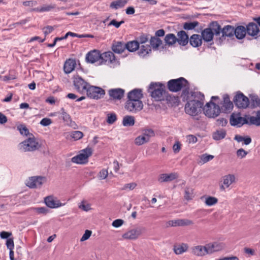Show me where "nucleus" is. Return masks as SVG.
Segmentation results:
<instances>
[{
	"mask_svg": "<svg viewBox=\"0 0 260 260\" xmlns=\"http://www.w3.org/2000/svg\"><path fill=\"white\" fill-rule=\"evenodd\" d=\"M204 99V95L201 92H191L190 99L185 106V113L192 116L198 115L203 108Z\"/></svg>",
	"mask_w": 260,
	"mask_h": 260,
	"instance_id": "1",
	"label": "nucleus"
},
{
	"mask_svg": "<svg viewBox=\"0 0 260 260\" xmlns=\"http://www.w3.org/2000/svg\"><path fill=\"white\" fill-rule=\"evenodd\" d=\"M143 98L142 90L134 89L127 94V100L125 104V109L129 112L136 113L141 111L143 107L141 101Z\"/></svg>",
	"mask_w": 260,
	"mask_h": 260,
	"instance_id": "2",
	"label": "nucleus"
},
{
	"mask_svg": "<svg viewBox=\"0 0 260 260\" xmlns=\"http://www.w3.org/2000/svg\"><path fill=\"white\" fill-rule=\"evenodd\" d=\"M148 92L155 101H162L165 97V86L161 83H151L149 85Z\"/></svg>",
	"mask_w": 260,
	"mask_h": 260,
	"instance_id": "3",
	"label": "nucleus"
},
{
	"mask_svg": "<svg viewBox=\"0 0 260 260\" xmlns=\"http://www.w3.org/2000/svg\"><path fill=\"white\" fill-rule=\"evenodd\" d=\"M168 89L172 92H177L181 89L187 90L189 88L188 81L184 78L180 77L170 80L168 82Z\"/></svg>",
	"mask_w": 260,
	"mask_h": 260,
	"instance_id": "4",
	"label": "nucleus"
},
{
	"mask_svg": "<svg viewBox=\"0 0 260 260\" xmlns=\"http://www.w3.org/2000/svg\"><path fill=\"white\" fill-rule=\"evenodd\" d=\"M40 147V145L39 142L32 135L18 145L19 149L24 152L33 151L38 149Z\"/></svg>",
	"mask_w": 260,
	"mask_h": 260,
	"instance_id": "5",
	"label": "nucleus"
},
{
	"mask_svg": "<svg viewBox=\"0 0 260 260\" xmlns=\"http://www.w3.org/2000/svg\"><path fill=\"white\" fill-rule=\"evenodd\" d=\"M212 28H207L204 29L202 32V37L203 40L208 42L212 40L214 34L219 35L221 31V27L217 22L212 23Z\"/></svg>",
	"mask_w": 260,
	"mask_h": 260,
	"instance_id": "6",
	"label": "nucleus"
},
{
	"mask_svg": "<svg viewBox=\"0 0 260 260\" xmlns=\"http://www.w3.org/2000/svg\"><path fill=\"white\" fill-rule=\"evenodd\" d=\"M91 148L87 147L82 150L77 155L73 157L71 159L72 162L77 164H85L88 161V158L92 154Z\"/></svg>",
	"mask_w": 260,
	"mask_h": 260,
	"instance_id": "7",
	"label": "nucleus"
},
{
	"mask_svg": "<svg viewBox=\"0 0 260 260\" xmlns=\"http://www.w3.org/2000/svg\"><path fill=\"white\" fill-rule=\"evenodd\" d=\"M73 84L75 89L81 94H85L90 84L79 75H75L73 77Z\"/></svg>",
	"mask_w": 260,
	"mask_h": 260,
	"instance_id": "8",
	"label": "nucleus"
},
{
	"mask_svg": "<svg viewBox=\"0 0 260 260\" xmlns=\"http://www.w3.org/2000/svg\"><path fill=\"white\" fill-rule=\"evenodd\" d=\"M203 109L205 115L209 118L216 117L220 113L219 106L211 101L207 103Z\"/></svg>",
	"mask_w": 260,
	"mask_h": 260,
	"instance_id": "9",
	"label": "nucleus"
},
{
	"mask_svg": "<svg viewBox=\"0 0 260 260\" xmlns=\"http://www.w3.org/2000/svg\"><path fill=\"white\" fill-rule=\"evenodd\" d=\"M100 63H107L113 68L119 64V61L116 59L115 55L111 51L105 52L101 54Z\"/></svg>",
	"mask_w": 260,
	"mask_h": 260,
	"instance_id": "10",
	"label": "nucleus"
},
{
	"mask_svg": "<svg viewBox=\"0 0 260 260\" xmlns=\"http://www.w3.org/2000/svg\"><path fill=\"white\" fill-rule=\"evenodd\" d=\"M46 181V178L42 176H32L25 181V184L30 188L40 187Z\"/></svg>",
	"mask_w": 260,
	"mask_h": 260,
	"instance_id": "11",
	"label": "nucleus"
},
{
	"mask_svg": "<svg viewBox=\"0 0 260 260\" xmlns=\"http://www.w3.org/2000/svg\"><path fill=\"white\" fill-rule=\"evenodd\" d=\"M85 94L90 98L98 100L103 97L105 92L101 87L90 85Z\"/></svg>",
	"mask_w": 260,
	"mask_h": 260,
	"instance_id": "12",
	"label": "nucleus"
},
{
	"mask_svg": "<svg viewBox=\"0 0 260 260\" xmlns=\"http://www.w3.org/2000/svg\"><path fill=\"white\" fill-rule=\"evenodd\" d=\"M144 231V228L138 226L128 230L122 235V237L125 239L135 240L142 234Z\"/></svg>",
	"mask_w": 260,
	"mask_h": 260,
	"instance_id": "13",
	"label": "nucleus"
},
{
	"mask_svg": "<svg viewBox=\"0 0 260 260\" xmlns=\"http://www.w3.org/2000/svg\"><path fill=\"white\" fill-rule=\"evenodd\" d=\"M234 102L237 107L243 109L246 108L249 103L248 98L242 93H237L235 95Z\"/></svg>",
	"mask_w": 260,
	"mask_h": 260,
	"instance_id": "14",
	"label": "nucleus"
},
{
	"mask_svg": "<svg viewBox=\"0 0 260 260\" xmlns=\"http://www.w3.org/2000/svg\"><path fill=\"white\" fill-rule=\"evenodd\" d=\"M45 203L47 207L51 208H58L66 204V203H61L59 200L51 196L46 197L45 199Z\"/></svg>",
	"mask_w": 260,
	"mask_h": 260,
	"instance_id": "15",
	"label": "nucleus"
},
{
	"mask_svg": "<svg viewBox=\"0 0 260 260\" xmlns=\"http://www.w3.org/2000/svg\"><path fill=\"white\" fill-rule=\"evenodd\" d=\"M246 28L248 35L252 36L254 38H256L258 36H260V29L255 23H249Z\"/></svg>",
	"mask_w": 260,
	"mask_h": 260,
	"instance_id": "16",
	"label": "nucleus"
},
{
	"mask_svg": "<svg viewBox=\"0 0 260 260\" xmlns=\"http://www.w3.org/2000/svg\"><path fill=\"white\" fill-rule=\"evenodd\" d=\"M110 98L113 100H120L124 96V90L121 88L111 89L108 91Z\"/></svg>",
	"mask_w": 260,
	"mask_h": 260,
	"instance_id": "17",
	"label": "nucleus"
},
{
	"mask_svg": "<svg viewBox=\"0 0 260 260\" xmlns=\"http://www.w3.org/2000/svg\"><path fill=\"white\" fill-rule=\"evenodd\" d=\"M235 181V176L233 174H229L223 177L220 189L222 190L228 188Z\"/></svg>",
	"mask_w": 260,
	"mask_h": 260,
	"instance_id": "18",
	"label": "nucleus"
},
{
	"mask_svg": "<svg viewBox=\"0 0 260 260\" xmlns=\"http://www.w3.org/2000/svg\"><path fill=\"white\" fill-rule=\"evenodd\" d=\"M224 247L223 244L217 242L206 244L208 254H211L214 252L220 251L223 249Z\"/></svg>",
	"mask_w": 260,
	"mask_h": 260,
	"instance_id": "19",
	"label": "nucleus"
},
{
	"mask_svg": "<svg viewBox=\"0 0 260 260\" xmlns=\"http://www.w3.org/2000/svg\"><path fill=\"white\" fill-rule=\"evenodd\" d=\"M191 252L193 254L199 256H202L206 254H208L207 253L206 244L205 246L197 245L192 247Z\"/></svg>",
	"mask_w": 260,
	"mask_h": 260,
	"instance_id": "20",
	"label": "nucleus"
},
{
	"mask_svg": "<svg viewBox=\"0 0 260 260\" xmlns=\"http://www.w3.org/2000/svg\"><path fill=\"white\" fill-rule=\"evenodd\" d=\"M178 175L176 173H171L170 174H161L159 176L158 181L160 182H167L171 181L177 178Z\"/></svg>",
	"mask_w": 260,
	"mask_h": 260,
	"instance_id": "21",
	"label": "nucleus"
},
{
	"mask_svg": "<svg viewBox=\"0 0 260 260\" xmlns=\"http://www.w3.org/2000/svg\"><path fill=\"white\" fill-rule=\"evenodd\" d=\"M101 54L98 51L94 50L87 53L86 55V59L88 62L94 63L100 61Z\"/></svg>",
	"mask_w": 260,
	"mask_h": 260,
	"instance_id": "22",
	"label": "nucleus"
},
{
	"mask_svg": "<svg viewBox=\"0 0 260 260\" xmlns=\"http://www.w3.org/2000/svg\"><path fill=\"white\" fill-rule=\"evenodd\" d=\"M230 123L232 125L241 126L245 123V119L238 115L233 114L231 116Z\"/></svg>",
	"mask_w": 260,
	"mask_h": 260,
	"instance_id": "23",
	"label": "nucleus"
},
{
	"mask_svg": "<svg viewBox=\"0 0 260 260\" xmlns=\"http://www.w3.org/2000/svg\"><path fill=\"white\" fill-rule=\"evenodd\" d=\"M177 42L180 45L184 46L187 44L188 42V37L184 31L181 30L179 31L177 34Z\"/></svg>",
	"mask_w": 260,
	"mask_h": 260,
	"instance_id": "24",
	"label": "nucleus"
},
{
	"mask_svg": "<svg viewBox=\"0 0 260 260\" xmlns=\"http://www.w3.org/2000/svg\"><path fill=\"white\" fill-rule=\"evenodd\" d=\"M76 65V61L73 59L67 60L64 64V71L67 74L71 73L75 69Z\"/></svg>",
	"mask_w": 260,
	"mask_h": 260,
	"instance_id": "25",
	"label": "nucleus"
},
{
	"mask_svg": "<svg viewBox=\"0 0 260 260\" xmlns=\"http://www.w3.org/2000/svg\"><path fill=\"white\" fill-rule=\"evenodd\" d=\"M150 44L151 45L150 46L154 50H159L160 47L162 49L164 48L162 41L157 37H151L150 41Z\"/></svg>",
	"mask_w": 260,
	"mask_h": 260,
	"instance_id": "26",
	"label": "nucleus"
},
{
	"mask_svg": "<svg viewBox=\"0 0 260 260\" xmlns=\"http://www.w3.org/2000/svg\"><path fill=\"white\" fill-rule=\"evenodd\" d=\"M189 43L193 47L200 46L202 44V39L201 36L197 34L192 35L190 38Z\"/></svg>",
	"mask_w": 260,
	"mask_h": 260,
	"instance_id": "27",
	"label": "nucleus"
},
{
	"mask_svg": "<svg viewBox=\"0 0 260 260\" xmlns=\"http://www.w3.org/2000/svg\"><path fill=\"white\" fill-rule=\"evenodd\" d=\"M246 33V28L243 26H238L235 29L234 35L238 39H242L244 38Z\"/></svg>",
	"mask_w": 260,
	"mask_h": 260,
	"instance_id": "28",
	"label": "nucleus"
},
{
	"mask_svg": "<svg viewBox=\"0 0 260 260\" xmlns=\"http://www.w3.org/2000/svg\"><path fill=\"white\" fill-rule=\"evenodd\" d=\"M125 44L121 42H115L112 46V50L116 53H121L125 49Z\"/></svg>",
	"mask_w": 260,
	"mask_h": 260,
	"instance_id": "29",
	"label": "nucleus"
},
{
	"mask_svg": "<svg viewBox=\"0 0 260 260\" xmlns=\"http://www.w3.org/2000/svg\"><path fill=\"white\" fill-rule=\"evenodd\" d=\"M165 46H172L177 42V38L173 34H168L166 35L164 39Z\"/></svg>",
	"mask_w": 260,
	"mask_h": 260,
	"instance_id": "30",
	"label": "nucleus"
},
{
	"mask_svg": "<svg viewBox=\"0 0 260 260\" xmlns=\"http://www.w3.org/2000/svg\"><path fill=\"white\" fill-rule=\"evenodd\" d=\"M155 135L154 131L151 128H144L142 131L141 136L145 138L148 143L151 138L154 137Z\"/></svg>",
	"mask_w": 260,
	"mask_h": 260,
	"instance_id": "31",
	"label": "nucleus"
},
{
	"mask_svg": "<svg viewBox=\"0 0 260 260\" xmlns=\"http://www.w3.org/2000/svg\"><path fill=\"white\" fill-rule=\"evenodd\" d=\"M222 107L226 112L230 111L233 107V103L230 101L228 95H224L223 97Z\"/></svg>",
	"mask_w": 260,
	"mask_h": 260,
	"instance_id": "32",
	"label": "nucleus"
},
{
	"mask_svg": "<svg viewBox=\"0 0 260 260\" xmlns=\"http://www.w3.org/2000/svg\"><path fill=\"white\" fill-rule=\"evenodd\" d=\"M235 28L231 25H228L225 26L222 29H221L220 32L221 31L222 34V36L225 37H233L234 35L235 32Z\"/></svg>",
	"mask_w": 260,
	"mask_h": 260,
	"instance_id": "33",
	"label": "nucleus"
},
{
	"mask_svg": "<svg viewBox=\"0 0 260 260\" xmlns=\"http://www.w3.org/2000/svg\"><path fill=\"white\" fill-rule=\"evenodd\" d=\"M139 48L138 54L142 57L145 56L151 51V47L149 44L141 45Z\"/></svg>",
	"mask_w": 260,
	"mask_h": 260,
	"instance_id": "34",
	"label": "nucleus"
},
{
	"mask_svg": "<svg viewBox=\"0 0 260 260\" xmlns=\"http://www.w3.org/2000/svg\"><path fill=\"white\" fill-rule=\"evenodd\" d=\"M91 204L88 202L86 200H82L78 204V208L85 212H88L92 209Z\"/></svg>",
	"mask_w": 260,
	"mask_h": 260,
	"instance_id": "35",
	"label": "nucleus"
},
{
	"mask_svg": "<svg viewBox=\"0 0 260 260\" xmlns=\"http://www.w3.org/2000/svg\"><path fill=\"white\" fill-rule=\"evenodd\" d=\"M188 248V246L187 244L182 243L178 245L175 246L174 247V252L176 254H181L186 252Z\"/></svg>",
	"mask_w": 260,
	"mask_h": 260,
	"instance_id": "36",
	"label": "nucleus"
},
{
	"mask_svg": "<svg viewBox=\"0 0 260 260\" xmlns=\"http://www.w3.org/2000/svg\"><path fill=\"white\" fill-rule=\"evenodd\" d=\"M127 3V0H116L112 2L110 8L115 10L123 8Z\"/></svg>",
	"mask_w": 260,
	"mask_h": 260,
	"instance_id": "37",
	"label": "nucleus"
},
{
	"mask_svg": "<svg viewBox=\"0 0 260 260\" xmlns=\"http://www.w3.org/2000/svg\"><path fill=\"white\" fill-rule=\"evenodd\" d=\"M56 7L55 4L44 5L40 7L34 9V11L37 12H49Z\"/></svg>",
	"mask_w": 260,
	"mask_h": 260,
	"instance_id": "38",
	"label": "nucleus"
},
{
	"mask_svg": "<svg viewBox=\"0 0 260 260\" xmlns=\"http://www.w3.org/2000/svg\"><path fill=\"white\" fill-rule=\"evenodd\" d=\"M125 47L128 51L134 52L139 48V44L138 41H133L128 42Z\"/></svg>",
	"mask_w": 260,
	"mask_h": 260,
	"instance_id": "39",
	"label": "nucleus"
},
{
	"mask_svg": "<svg viewBox=\"0 0 260 260\" xmlns=\"http://www.w3.org/2000/svg\"><path fill=\"white\" fill-rule=\"evenodd\" d=\"M122 124L124 126H132L135 124V118L132 116H125L123 117Z\"/></svg>",
	"mask_w": 260,
	"mask_h": 260,
	"instance_id": "40",
	"label": "nucleus"
},
{
	"mask_svg": "<svg viewBox=\"0 0 260 260\" xmlns=\"http://www.w3.org/2000/svg\"><path fill=\"white\" fill-rule=\"evenodd\" d=\"M226 135V131L223 129L217 130L213 134V138L215 140L223 139Z\"/></svg>",
	"mask_w": 260,
	"mask_h": 260,
	"instance_id": "41",
	"label": "nucleus"
},
{
	"mask_svg": "<svg viewBox=\"0 0 260 260\" xmlns=\"http://www.w3.org/2000/svg\"><path fill=\"white\" fill-rule=\"evenodd\" d=\"M250 124L260 126V110L256 112L255 116H251L249 118Z\"/></svg>",
	"mask_w": 260,
	"mask_h": 260,
	"instance_id": "42",
	"label": "nucleus"
},
{
	"mask_svg": "<svg viewBox=\"0 0 260 260\" xmlns=\"http://www.w3.org/2000/svg\"><path fill=\"white\" fill-rule=\"evenodd\" d=\"M31 211L36 214L45 215L48 213V209L45 207H35L31 209Z\"/></svg>",
	"mask_w": 260,
	"mask_h": 260,
	"instance_id": "43",
	"label": "nucleus"
},
{
	"mask_svg": "<svg viewBox=\"0 0 260 260\" xmlns=\"http://www.w3.org/2000/svg\"><path fill=\"white\" fill-rule=\"evenodd\" d=\"M214 158V156L212 155L208 154L207 153L203 154L200 156L199 164H204L209 161L212 160Z\"/></svg>",
	"mask_w": 260,
	"mask_h": 260,
	"instance_id": "44",
	"label": "nucleus"
},
{
	"mask_svg": "<svg viewBox=\"0 0 260 260\" xmlns=\"http://www.w3.org/2000/svg\"><path fill=\"white\" fill-rule=\"evenodd\" d=\"M234 139L238 142H243L245 145H248L251 142V139L250 137H243L240 135H237L235 136Z\"/></svg>",
	"mask_w": 260,
	"mask_h": 260,
	"instance_id": "45",
	"label": "nucleus"
},
{
	"mask_svg": "<svg viewBox=\"0 0 260 260\" xmlns=\"http://www.w3.org/2000/svg\"><path fill=\"white\" fill-rule=\"evenodd\" d=\"M60 114L61 117H62L63 120L66 122L68 124L71 123L72 122V119L71 116L69 114H68L64 110L63 108H61L60 110Z\"/></svg>",
	"mask_w": 260,
	"mask_h": 260,
	"instance_id": "46",
	"label": "nucleus"
},
{
	"mask_svg": "<svg viewBox=\"0 0 260 260\" xmlns=\"http://www.w3.org/2000/svg\"><path fill=\"white\" fill-rule=\"evenodd\" d=\"M194 197L193 190L190 187H186L185 189L184 198L187 200H191Z\"/></svg>",
	"mask_w": 260,
	"mask_h": 260,
	"instance_id": "47",
	"label": "nucleus"
},
{
	"mask_svg": "<svg viewBox=\"0 0 260 260\" xmlns=\"http://www.w3.org/2000/svg\"><path fill=\"white\" fill-rule=\"evenodd\" d=\"M70 136L74 140L76 141L81 139L83 136V134L82 132L76 131L71 132L70 134Z\"/></svg>",
	"mask_w": 260,
	"mask_h": 260,
	"instance_id": "48",
	"label": "nucleus"
},
{
	"mask_svg": "<svg viewBox=\"0 0 260 260\" xmlns=\"http://www.w3.org/2000/svg\"><path fill=\"white\" fill-rule=\"evenodd\" d=\"M198 24L199 23L197 21L185 22L183 25V28L186 30H191L197 26Z\"/></svg>",
	"mask_w": 260,
	"mask_h": 260,
	"instance_id": "49",
	"label": "nucleus"
},
{
	"mask_svg": "<svg viewBox=\"0 0 260 260\" xmlns=\"http://www.w3.org/2000/svg\"><path fill=\"white\" fill-rule=\"evenodd\" d=\"M218 202V200L215 197H208L206 198L205 204L208 206H211L216 204Z\"/></svg>",
	"mask_w": 260,
	"mask_h": 260,
	"instance_id": "50",
	"label": "nucleus"
},
{
	"mask_svg": "<svg viewBox=\"0 0 260 260\" xmlns=\"http://www.w3.org/2000/svg\"><path fill=\"white\" fill-rule=\"evenodd\" d=\"M135 144L137 146H141L147 142L145 140V138H143L141 135L137 137L134 141Z\"/></svg>",
	"mask_w": 260,
	"mask_h": 260,
	"instance_id": "51",
	"label": "nucleus"
},
{
	"mask_svg": "<svg viewBox=\"0 0 260 260\" xmlns=\"http://www.w3.org/2000/svg\"><path fill=\"white\" fill-rule=\"evenodd\" d=\"M193 223L192 221L187 219H179V226L190 225Z\"/></svg>",
	"mask_w": 260,
	"mask_h": 260,
	"instance_id": "52",
	"label": "nucleus"
},
{
	"mask_svg": "<svg viewBox=\"0 0 260 260\" xmlns=\"http://www.w3.org/2000/svg\"><path fill=\"white\" fill-rule=\"evenodd\" d=\"M17 129L22 135L27 136L29 134L28 129L24 125L18 126Z\"/></svg>",
	"mask_w": 260,
	"mask_h": 260,
	"instance_id": "53",
	"label": "nucleus"
},
{
	"mask_svg": "<svg viewBox=\"0 0 260 260\" xmlns=\"http://www.w3.org/2000/svg\"><path fill=\"white\" fill-rule=\"evenodd\" d=\"M117 119L116 115L115 113H110L107 115V122L109 124L113 123Z\"/></svg>",
	"mask_w": 260,
	"mask_h": 260,
	"instance_id": "54",
	"label": "nucleus"
},
{
	"mask_svg": "<svg viewBox=\"0 0 260 260\" xmlns=\"http://www.w3.org/2000/svg\"><path fill=\"white\" fill-rule=\"evenodd\" d=\"M247 154L248 152L242 148L238 149L236 152L237 157L240 159L244 158Z\"/></svg>",
	"mask_w": 260,
	"mask_h": 260,
	"instance_id": "55",
	"label": "nucleus"
},
{
	"mask_svg": "<svg viewBox=\"0 0 260 260\" xmlns=\"http://www.w3.org/2000/svg\"><path fill=\"white\" fill-rule=\"evenodd\" d=\"M181 144L179 141H176L173 146V150L175 153H178L181 150Z\"/></svg>",
	"mask_w": 260,
	"mask_h": 260,
	"instance_id": "56",
	"label": "nucleus"
},
{
	"mask_svg": "<svg viewBox=\"0 0 260 260\" xmlns=\"http://www.w3.org/2000/svg\"><path fill=\"white\" fill-rule=\"evenodd\" d=\"M186 141L189 144H194L197 141V138L193 135H189L186 136Z\"/></svg>",
	"mask_w": 260,
	"mask_h": 260,
	"instance_id": "57",
	"label": "nucleus"
},
{
	"mask_svg": "<svg viewBox=\"0 0 260 260\" xmlns=\"http://www.w3.org/2000/svg\"><path fill=\"white\" fill-rule=\"evenodd\" d=\"M108 175V170L106 169H102L98 175V176L100 179L103 180L107 178Z\"/></svg>",
	"mask_w": 260,
	"mask_h": 260,
	"instance_id": "58",
	"label": "nucleus"
},
{
	"mask_svg": "<svg viewBox=\"0 0 260 260\" xmlns=\"http://www.w3.org/2000/svg\"><path fill=\"white\" fill-rule=\"evenodd\" d=\"M137 186V184L134 182L125 184L122 187V190H133Z\"/></svg>",
	"mask_w": 260,
	"mask_h": 260,
	"instance_id": "59",
	"label": "nucleus"
},
{
	"mask_svg": "<svg viewBox=\"0 0 260 260\" xmlns=\"http://www.w3.org/2000/svg\"><path fill=\"white\" fill-rule=\"evenodd\" d=\"M40 123L44 126H48L52 123V120L48 118H44L41 120Z\"/></svg>",
	"mask_w": 260,
	"mask_h": 260,
	"instance_id": "60",
	"label": "nucleus"
},
{
	"mask_svg": "<svg viewBox=\"0 0 260 260\" xmlns=\"http://www.w3.org/2000/svg\"><path fill=\"white\" fill-rule=\"evenodd\" d=\"M124 22V21L122 20L120 22H117L116 20L113 19L110 21L109 23L108 26L113 25L116 28H118Z\"/></svg>",
	"mask_w": 260,
	"mask_h": 260,
	"instance_id": "61",
	"label": "nucleus"
},
{
	"mask_svg": "<svg viewBox=\"0 0 260 260\" xmlns=\"http://www.w3.org/2000/svg\"><path fill=\"white\" fill-rule=\"evenodd\" d=\"M42 30L45 35V36L46 37L47 35L50 34L54 30V28L52 26L48 25L46 27H44L42 29Z\"/></svg>",
	"mask_w": 260,
	"mask_h": 260,
	"instance_id": "62",
	"label": "nucleus"
},
{
	"mask_svg": "<svg viewBox=\"0 0 260 260\" xmlns=\"http://www.w3.org/2000/svg\"><path fill=\"white\" fill-rule=\"evenodd\" d=\"M6 245L9 250H13L14 248V244L13 239L9 238L7 240Z\"/></svg>",
	"mask_w": 260,
	"mask_h": 260,
	"instance_id": "63",
	"label": "nucleus"
},
{
	"mask_svg": "<svg viewBox=\"0 0 260 260\" xmlns=\"http://www.w3.org/2000/svg\"><path fill=\"white\" fill-rule=\"evenodd\" d=\"M124 223V221L120 219H118L114 220L112 223L113 226L115 228H119Z\"/></svg>",
	"mask_w": 260,
	"mask_h": 260,
	"instance_id": "64",
	"label": "nucleus"
}]
</instances>
